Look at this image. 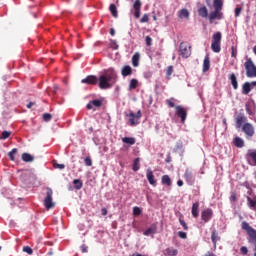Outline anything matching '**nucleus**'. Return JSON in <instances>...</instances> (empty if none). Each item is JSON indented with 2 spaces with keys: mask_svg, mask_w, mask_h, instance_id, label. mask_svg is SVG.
<instances>
[{
  "mask_svg": "<svg viewBox=\"0 0 256 256\" xmlns=\"http://www.w3.org/2000/svg\"><path fill=\"white\" fill-rule=\"evenodd\" d=\"M133 74V68H131V66L126 65L122 68L121 70V75L122 77H129V75Z\"/></svg>",
  "mask_w": 256,
  "mask_h": 256,
  "instance_id": "nucleus-19",
  "label": "nucleus"
},
{
  "mask_svg": "<svg viewBox=\"0 0 256 256\" xmlns=\"http://www.w3.org/2000/svg\"><path fill=\"white\" fill-rule=\"evenodd\" d=\"M34 159L35 158L29 153L22 154V161H24L25 163H32V161H34Z\"/></svg>",
  "mask_w": 256,
  "mask_h": 256,
  "instance_id": "nucleus-30",
  "label": "nucleus"
},
{
  "mask_svg": "<svg viewBox=\"0 0 256 256\" xmlns=\"http://www.w3.org/2000/svg\"><path fill=\"white\" fill-rule=\"evenodd\" d=\"M124 115L125 117H127L130 127H135V125H139V121L141 117H143L141 110H138L136 114L135 112L130 110L129 112H125Z\"/></svg>",
  "mask_w": 256,
  "mask_h": 256,
  "instance_id": "nucleus-3",
  "label": "nucleus"
},
{
  "mask_svg": "<svg viewBox=\"0 0 256 256\" xmlns=\"http://www.w3.org/2000/svg\"><path fill=\"white\" fill-rule=\"evenodd\" d=\"M161 182L162 185H167L168 187H171L172 185L171 178L169 177V175H163Z\"/></svg>",
  "mask_w": 256,
  "mask_h": 256,
  "instance_id": "nucleus-32",
  "label": "nucleus"
},
{
  "mask_svg": "<svg viewBox=\"0 0 256 256\" xmlns=\"http://www.w3.org/2000/svg\"><path fill=\"white\" fill-rule=\"evenodd\" d=\"M191 213L194 219H197V217H199V202L193 203Z\"/></svg>",
  "mask_w": 256,
  "mask_h": 256,
  "instance_id": "nucleus-23",
  "label": "nucleus"
},
{
  "mask_svg": "<svg viewBox=\"0 0 256 256\" xmlns=\"http://www.w3.org/2000/svg\"><path fill=\"white\" fill-rule=\"evenodd\" d=\"M140 59H141V55L139 54V52H136L132 56V65H133V67H139V60Z\"/></svg>",
  "mask_w": 256,
  "mask_h": 256,
  "instance_id": "nucleus-26",
  "label": "nucleus"
},
{
  "mask_svg": "<svg viewBox=\"0 0 256 256\" xmlns=\"http://www.w3.org/2000/svg\"><path fill=\"white\" fill-rule=\"evenodd\" d=\"M140 23H149V14H144L140 19Z\"/></svg>",
  "mask_w": 256,
  "mask_h": 256,
  "instance_id": "nucleus-46",
  "label": "nucleus"
},
{
  "mask_svg": "<svg viewBox=\"0 0 256 256\" xmlns=\"http://www.w3.org/2000/svg\"><path fill=\"white\" fill-rule=\"evenodd\" d=\"M198 15L199 17H202V19H209V10L207 9V6H202L198 9Z\"/></svg>",
  "mask_w": 256,
  "mask_h": 256,
  "instance_id": "nucleus-16",
  "label": "nucleus"
},
{
  "mask_svg": "<svg viewBox=\"0 0 256 256\" xmlns=\"http://www.w3.org/2000/svg\"><path fill=\"white\" fill-rule=\"evenodd\" d=\"M54 168L63 170L65 169V164L54 163Z\"/></svg>",
  "mask_w": 256,
  "mask_h": 256,
  "instance_id": "nucleus-54",
  "label": "nucleus"
},
{
  "mask_svg": "<svg viewBox=\"0 0 256 256\" xmlns=\"http://www.w3.org/2000/svg\"><path fill=\"white\" fill-rule=\"evenodd\" d=\"M166 104L168 105V107H171V108L176 107L175 103L173 102V98L172 99H167Z\"/></svg>",
  "mask_w": 256,
  "mask_h": 256,
  "instance_id": "nucleus-52",
  "label": "nucleus"
},
{
  "mask_svg": "<svg viewBox=\"0 0 256 256\" xmlns=\"http://www.w3.org/2000/svg\"><path fill=\"white\" fill-rule=\"evenodd\" d=\"M145 43H146L147 47H151V45H153V38H151V36H146Z\"/></svg>",
  "mask_w": 256,
  "mask_h": 256,
  "instance_id": "nucleus-43",
  "label": "nucleus"
},
{
  "mask_svg": "<svg viewBox=\"0 0 256 256\" xmlns=\"http://www.w3.org/2000/svg\"><path fill=\"white\" fill-rule=\"evenodd\" d=\"M179 19H189V10L183 8L178 12Z\"/></svg>",
  "mask_w": 256,
  "mask_h": 256,
  "instance_id": "nucleus-27",
  "label": "nucleus"
},
{
  "mask_svg": "<svg viewBox=\"0 0 256 256\" xmlns=\"http://www.w3.org/2000/svg\"><path fill=\"white\" fill-rule=\"evenodd\" d=\"M139 158H135L134 163H133V171H139L140 165H139Z\"/></svg>",
  "mask_w": 256,
  "mask_h": 256,
  "instance_id": "nucleus-40",
  "label": "nucleus"
},
{
  "mask_svg": "<svg viewBox=\"0 0 256 256\" xmlns=\"http://www.w3.org/2000/svg\"><path fill=\"white\" fill-rule=\"evenodd\" d=\"M211 241H212L214 247H217V241H221V237L219 236V233L217 232L216 229L212 230Z\"/></svg>",
  "mask_w": 256,
  "mask_h": 256,
  "instance_id": "nucleus-18",
  "label": "nucleus"
},
{
  "mask_svg": "<svg viewBox=\"0 0 256 256\" xmlns=\"http://www.w3.org/2000/svg\"><path fill=\"white\" fill-rule=\"evenodd\" d=\"M251 83L249 82H245L243 85H242V93L243 95H249V93H251Z\"/></svg>",
  "mask_w": 256,
  "mask_h": 256,
  "instance_id": "nucleus-25",
  "label": "nucleus"
},
{
  "mask_svg": "<svg viewBox=\"0 0 256 256\" xmlns=\"http://www.w3.org/2000/svg\"><path fill=\"white\" fill-rule=\"evenodd\" d=\"M179 52L181 57L189 59V57H191V46H189L187 42H182L179 46Z\"/></svg>",
  "mask_w": 256,
  "mask_h": 256,
  "instance_id": "nucleus-7",
  "label": "nucleus"
},
{
  "mask_svg": "<svg viewBox=\"0 0 256 256\" xmlns=\"http://www.w3.org/2000/svg\"><path fill=\"white\" fill-rule=\"evenodd\" d=\"M241 227H242L243 231H246L247 235L249 236V238H250L249 242L253 243V245L255 247L254 248V251H255L254 256H256V230L253 227H251V225H249V223L246 221L242 222Z\"/></svg>",
  "mask_w": 256,
  "mask_h": 256,
  "instance_id": "nucleus-2",
  "label": "nucleus"
},
{
  "mask_svg": "<svg viewBox=\"0 0 256 256\" xmlns=\"http://www.w3.org/2000/svg\"><path fill=\"white\" fill-rule=\"evenodd\" d=\"M210 67H211V60L209 59V55H206L203 61V72L207 73Z\"/></svg>",
  "mask_w": 256,
  "mask_h": 256,
  "instance_id": "nucleus-22",
  "label": "nucleus"
},
{
  "mask_svg": "<svg viewBox=\"0 0 256 256\" xmlns=\"http://www.w3.org/2000/svg\"><path fill=\"white\" fill-rule=\"evenodd\" d=\"M157 233V223H153L146 231H144L143 235L149 237V235H155Z\"/></svg>",
  "mask_w": 256,
  "mask_h": 256,
  "instance_id": "nucleus-17",
  "label": "nucleus"
},
{
  "mask_svg": "<svg viewBox=\"0 0 256 256\" xmlns=\"http://www.w3.org/2000/svg\"><path fill=\"white\" fill-rule=\"evenodd\" d=\"M177 185L178 187H183V180H178Z\"/></svg>",
  "mask_w": 256,
  "mask_h": 256,
  "instance_id": "nucleus-60",
  "label": "nucleus"
},
{
  "mask_svg": "<svg viewBox=\"0 0 256 256\" xmlns=\"http://www.w3.org/2000/svg\"><path fill=\"white\" fill-rule=\"evenodd\" d=\"M221 39H223L221 32H216L212 35L211 50L213 53H221Z\"/></svg>",
  "mask_w": 256,
  "mask_h": 256,
  "instance_id": "nucleus-4",
  "label": "nucleus"
},
{
  "mask_svg": "<svg viewBox=\"0 0 256 256\" xmlns=\"http://www.w3.org/2000/svg\"><path fill=\"white\" fill-rule=\"evenodd\" d=\"M230 201H233V202L237 201V193H235V192L231 193Z\"/></svg>",
  "mask_w": 256,
  "mask_h": 256,
  "instance_id": "nucleus-55",
  "label": "nucleus"
},
{
  "mask_svg": "<svg viewBox=\"0 0 256 256\" xmlns=\"http://www.w3.org/2000/svg\"><path fill=\"white\" fill-rule=\"evenodd\" d=\"M180 225H182L184 231H189V226H187V223L184 222V220L179 219Z\"/></svg>",
  "mask_w": 256,
  "mask_h": 256,
  "instance_id": "nucleus-48",
  "label": "nucleus"
},
{
  "mask_svg": "<svg viewBox=\"0 0 256 256\" xmlns=\"http://www.w3.org/2000/svg\"><path fill=\"white\" fill-rule=\"evenodd\" d=\"M235 121H236V129H241L243 125H245V123H248L247 117L245 116L244 113L237 114Z\"/></svg>",
  "mask_w": 256,
  "mask_h": 256,
  "instance_id": "nucleus-12",
  "label": "nucleus"
},
{
  "mask_svg": "<svg viewBox=\"0 0 256 256\" xmlns=\"http://www.w3.org/2000/svg\"><path fill=\"white\" fill-rule=\"evenodd\" d=\"M184 179L187 181V183H193V173L191 170L186 169L184 173Z\"/></svg>",
  "mask_w": 256,
  "mask_h": 256,
  "instance_id": "nucleus-28",
  "label": "nucleus"
},
{
  "mask_svg": "<svg viewBox=\"0 0 256 256\" xmlns=\"http://www.w3.org/2000/svg\"><path fill=\"white\" fill-rule=\"evenodd\" d=\"M132 256H145V255H142L140 253H134V254H132Z\"/></svg>",
  "mask_w": 256,
  "mask_h": 256,
  "instance_id": "nucleus-64",
  "label": "nucleus"
},
{
  "mask_svg": "<svg viewBox=\"0 0 256 256\" xmlns=\"http://www.w3.org/2000/svg\"><path fill=\"white\" fill-rule=\"evenodd\" d=\"M178 237H180V239H187V233L183 231H179Z\"/></svg>",
  "mask_w": 256,
  "mask_h": 256,
  "instance_id": "nucleus-53",
  "label": "nucleus"
},
{
  "mask_svg": "<svg viewBox=\"0 0 256 256\" xmlns=\"http://www.w3.org/2000/svg\"><path fill=\"white\" fill-rule=\"evenodd\" d=\"M9 137H11V131H3L0 139L5 141V139H9Z\"/></svg>",
  "mask_w": 256,
  "mask_h": 256,
  "instance_id": "nucleus-39",
  "label": "nucleus"
},
{
  "mask_svg": "<svg viewBox=\"0 0 256 256\" xmlns=\"http://www.w3.org/2000/svg\"><path fill=\"white\" fill-rule=\"evenodd\" d=\"M109 11H110L112 17L117 18L119 16V14L117 12V6H115V4H110Z\"/></svg>",
  "mask_w": 256,
  "mask_h": 256,
  "instance_id": "nucleus-33",
  "label": "nucleus"
},
{
  "mask_svg": "<svg viewBox=\"0 0 256 256\" xmlns=\"http://www.w3.org/2000/svg\"><path fill=\"white\" fill-rule=\"evenodd\" d=\"M34 103L33 102H30L28 105H27V108L28 109H31V107H33Z\"/></svg>",
  "mask_w": 256,
  "mask_h": 256,
  "instance_id": "nucleus-63",
  "label": "nucleus"
},
{
  "mask_svg": "<svg viewBox=\"0 0 256 256\" xmlns=\"http://www.w3.org/2000/svg\"><path fill=\"white\" fill-rule=\"evenodd\" d=\"M52 118L53 116L50 113L43 114V120L46 122L51 121Z\"/></svg>",
  "mask_w": 256,
  "mask_h": 256,
  "instance_id": "nucleus-47",
  "label": "nucleus"
},
{
  "mask_svg": "<svg viewBox=\"0 0 256 256\" xmlns=\"http://www.w3.org/2000/svg\"><path fill=\"white\" fill-rule=\"evenodd\" d=\"M99 82V79L97 76L94 75H89L86 78L81 80V83L86 84V85H97Z\"/></svg>",
  "mask_w": 256,
  "mask_h": 256,
  "instance_id": "nucleus-13",
  "label": "nucleus"
},
{
  "mask_svg": "<svg viewBox=\"0 0 256 256\" xmlns=\"http://www.w3.org/2000/svg\"><path fill=\"white\" fill-rule=\"evenodd\" d=\"M81 248L83 253H87V247H85V245H83Z\"/></svg>",
  "mask_w": 256,
  "mask_h": 256,
  "instance_id": "nucleus-62",
  "label": "nucleus"
},
{
  "mask_svg": "<svg viewBox=\"0 0 256 256\" xmlns=\"http://www.w3.org/2000/svg\"><path fill=\"white\" fill-rule=\"evenodd\" d=\"M141 7H142L141 0H135L133 4V9L135 11L134 17L136 19H139V17H141Z\"/></svg>",
  "mask_w": 256,
  "mask_h": 256,
  "instance_id": "nucleus-14",
  "label": "nucleus"
},
{
  "mask_svg": "<svg viewBox=\"0 0 256 256\" xmlns=\"http://www.w3.org/2000/svg\"><path fill=\"white\" fill-rule=\"evenodd\" d=\"M146 177L148 179V183H150L153 187L157 185V180H155V175H153V170H151V168L147 169Z\"/></svg>",
  "mask_w": 256,
  "mask_h": 256,
  "instance_id": "nucleus-15",
  "label": "nucleus"
},
{
  "mask_svg": "<svg viewBox=\"0 0 256 256\" xmlns=\"http://www.w3.org/2000/svg\"><path fill=\"white\" fill-rule=\"evenodd\" d=\"M122 143H126V145H135L136 140L133 137H123Z\"/></svg>",
  "mask_w": 256,
  "mask_h": 256,
  "instance_id": "nucleus-31",
  "label": "nucleus"
},
{
  "mask_svg": "<svg viewBox=\"0 0 256 256\" xmlns=\"http://www.w3.org/2000/svg\"><path fill=\"white\" fill-rule=\"evenodd\" d=\"M241 11H242L241 7L235 8V17H239L241 15Z\"/></svg>",
  "mask_w": 256,
  "mask_h": 256,
  "instance_id": "nucleus-56",
  "label": "nucleus"
},
{
  "mask_svg": "<svg viewBox=\"0 0 256 256\" xmlns=\"http://www.w3.org/2000/svg\"><path fill=\"white\" fill-rule=\"evenodd\" d=\"M242 131L245 133L246 137H253V135H255V127L249 122L243 124Z\"/></svg>",
  "mask_w": 256,
  "mask_h": 256,
  "instance_id": "nucleus-10",
  "label": "nucleus"
},
{
  "mask_svg": "<svg viewBox=\"0 0 256 256\" xmlns=\"http://www.w3.org/2000/svg\"><path fill=\"white\" fill-rule=\"evenodd\" d=\"M165 251H166L165 255L167 256H177V253H179V251L174 248H166Z\"/></svg>",
  "mask_w": 256,
  "mask_h": 256,
  "instance_id": "nucleus-34",
  "label": "nucleus"
},
{
  "mask_svg": "<svg viewBox=\"0 0 256 256\" xmlns=\"http://www.w3.org/2000/svg\"><path fill=\"white\" fill-rule=\"evenodd\" d=\"M247 205L250 209H252V211H256V196L251 199V197L247 196Z\"/></svg>",
  "mask_w": 256,
  "mask_h": 256,
  "instance_id": "nucleus-21",
  "label": "nucleus"
},
{
  "mask_svg": "<svg viewBox=\"0 0 256 256\" xmlns=\"http://www.w3.org/2000/svg\"><path fill=\"white\" fill-rule=\"evenodd\" d=\"M213 7L215 10L223 11V0H214Z\"/></svg>",
  "mask_w": 256,
  "mask_h": 256,
  "instance_id": "nucleus-29",
  "label": "nucleus"
},
{
  "mask_svg": "<svg viewBox=\"0 0 256 256\" xmlns=\"http://www.w3.org/2000/svg\"><path fill=\"white\" fill-rule=\"evenodd\" d=\"M175 111H176L177 117L181 119V122L185 123L187 119V109H185V107L181 105H178V106H175Z\"/></svg>",
  "mask_w": 256,
  "mask_h": 256,
  "instance_id": "nucleus-9",
  "label": "nucleus"
},
{
  "mask_svg": "<svg viewBox=\"0 0 256 256\" xmlns=\"http://www.w3.org/2000/svg\"><path fill=\"white\" fill-rule=\"evenodd\" d=\"M86 107H87V109H89V110L93 109V102L90 101V102L87 104Z\"/></svg>",
  "mask_w": 256,
  "mask_h": 256,
  "instance_id": "nucleus-58",
  "label": "nucleus"
},
{
  "mask_svg": "<svg viewBox=\"0 0 256 256\" xmlns=\"http://www.w3.org/2000/svg\"><path fill=\"white\" fill-rule=\"evenodd\" d=\"M142 211H141V208L135 206L133 208V215H141Z\"/></svg>",
  "mask_w": 256,
  "mask_h": 256,
  "instance_id": "nucleus-49",
  "label": "nucleus"
},
{
  "mask_svg": "<svg viewBox=\"0 0 256 256\" xmlns=\"http://www.w3.org/2000/svg\"><path fill=\"white\" fill-rule=\"evenodd\" d=\"M110 35H111L112 37H114V35H115V29H114V28H111V29H110Z\"/></svg>",
  "mask_w": 256,
  "mask_h": 256,
  "instance_id": "nucleus-61",
  "label": "nucleus"
},
{
  "mask_svg": "<svg viewBox=\"0 0 256 256\" xmlns=\"http://www.w3.org/2000/svg\"><path fill=\"white\" fill-rule=\"evenodd\" d=\"M171 75H173V66H168L167 69H166L167 79H171Z\"/></svg>",
  "mask_w": 256,
  "mask_h": 256,
  "instance_id": "nucleus-41",
  "label": "nucleus"
},
{
  "mask_svg": "<svg viewBox=\"0 0 256 256\" xmlns=\"http://www.w3.org/2000/svg\"><path fill=\"white\" fill-rule=\"evenodd\" d=\"M57 91H59V86L58 85H54L53 87V93L57 94Z\"/></svg>",
  "mask_w": 256,
  "mask_h": 256,
  "instance_id": "nucleus-59",
  "label": "nucleus"
},
{
  "mask_svg": "<svg viewBox=\"0 0 256 256\" xmlns=\"http://www.w3.org/2000/svg\"><path fill=\"white\" fill-rule=\"evenodd\" d=\"M107 213H109V212L107 211V208H102V209H101V215L105 216V215H107Z\"/></svg>",
  "mask_w": 256,
  "mask_h": 256,
  "instance_id": "nucleus-57",
  "label": "nucleus"
},
{
  "mask_svg": "<svg viewBox=\"0 0 256 256\" xmlns=\"http://www.w3.org/2000/svg\"><path fill=\"white\" fill-rule=\"evenodd\" d=\"M23 251H24V253H27L28 255H33V249L29 246H24Z\"/></svg>",
  "mask_w": 256,
  "mask_h": 256,
  "instance_id": "nucleus-45",
  "label": "nucleus"
},
{
  "mask_svg": "<svg viewBox=\"0 0 256 256\" xmlns=\"http://www.w3.org/2000/svg\"><path fill=\"white\" fill-rule=\"evenodd\" d=\"M248 157H251L253 161V165H256V150H249Z\"/></svg>",
  "mask_w": 256,
  "mask_h": 256,
  "instance_id": "nucleus-38",
  "label": "nucleus"
},
{
  "mask_svg": "<svg viewBox=\"0 0 256 256\" xmlns=\"http://www.w3.org/2000/svg\"><path fill=\"white\" fill-rule=\"evenodd\" d=\"M230 81H231V85L233 87V89L237 90L239 89V83L237 82V76H235V73H232L229 77Z\"/></svg>",
  "mask_w": 256,
  "mask_h": 256,
  "instance_id": "nucleus-24",
  "label": "nucleus"
},
{
  "mask_svg": "<svg viewBox=\"0 0 256 256\" xmlns=\"http://www.w3.org/2000/svg\"><path fill=\"white\" fill-rule=\"evenodd\" d=\"M240 252H241L242 255H247L249 253V249H247L246 246H242L240 248Z\"/></svg>",
  "mask_w": 256,
  "mask_h": 256,
  "instance_id": "nucleus-51",
  "label": "nucleus"
},
{
  "mask_svg": "<svg viewBox=\"0 0 256 256\" xmlns=\"http://www.w3.org/2000/svg\"><path fill=\"white\" fill-rule=\"evenodd\" d=\"M73 185L75 187V189L79 190L83 188V181H81L80 179H74L73 180Z\"/></svg>",
  "mask_w": 256,
  "mask_h": 256,
  "instance_id": "nucleus-36",
  "label": "nucleus"
},
{
  "mask_svg": "<svg viewBox=\"0 0 256 256\" xmlns=\"http://www.w3.org/2000/svg\"><path fill=\"white\" fill-rule=\"evenodd\" d=\"M201 219L204 223H209L213 219V209L206 208L201 212Z\"/></svg>",
  "mask_w": 256,
  "mask_h": 256,
  "instance_id": "nucleus-11",
  "label": "nucleus"
},
{
  "mask_svg": "<svg viewBox=\"0 0 256 256\" xmlns=\"http://www.w3.org/2000/svg\"><path fill=\"white\" fill-rule=\"evenodd\" d=\"M84 163L86 167H91L93 165V160H91V157L88 156L84 159Z\"/></svg>",
  "mask_w": 256,
  "mask_h": 256,
  "instance_id": "nucleus-44",
  "label": "nucleus"
},
{
  "mask_svg": "<svg viewBox=\"0 0 256 256\" xmlns=\"http://www.w3.org/2000/svg\"><path fill=\"white\" fill-rule=\"evenodd\" d=\"M233 143H234L235 147H238V149L245 147V141L241 137H238V136L235 137L233 140Z\"/></svg>",
  "mask_w": 256,
  "mask_h": 256,
  "instance_id": "nucleus-20",
  "label": "nucleus"
},
{
  "mask_svg": "<svg viewBox=\"0 0 256 256\" xmlns=\"http://www.w3.org/2000/svg\"><path fill=\"white\" fill-rule=\"evenodd\" d=\"M18 150L17 148H13L9 153H8V157L10 159V161H15V155H17Z\"/></svg>",
  "mask_w": 256,
  "mask_h": 256,
  "instance_id": "nucleus-37",
  "label": "nucleus"
},
{
  "mask_svg": "<svg viewBox=\"0 0 256 256\" xmlns=\"http://www.w3.org/2000/svg\"><path fill=\"white\" fill-rule=\"evenodd\" d=\"M137 85H139L138 79H131L129 84V90L132 91V89H137Z\"/></svg>",
  "mask_w": 256,
  "mask_h": 256,
  "instance_id": "nucleus-35",
  "label": "nucleus"
},
{
  "mask_svg": "<svg viewBox=\"0 0 256 256\" xmlns=\"http://www.w3.org/2000/svg\"><path fill=\"white\" fill-rule=\"evenodd\" d=\"M223 10H215L209 13L208 20L210 25H213L215 21H221L223 19Z\"/></svg>",
  "mask_w": 256,
  "mask_h": 256,
  "instance_id": "nucleus-8",
  "label": "nucleus"
},
{
  "mask_svg": "<svg viewBox=\"0 0 256 256\" xmlns=\"http://www.w3.org/2000/svg\"><path fill=\"white\" fill-rule=\"evenodd\" d=\"M244 69L246 71V77L253 79L256 77V65L251 58H248L244 63Z\"/></svg>",
  "mask_w": 256,
  "mask_h": 256,
  "instance_id": "nucleus-5",
  "label": "nucleus"
},
{
  "mask_svg": "<svg viewBox=\"0 0 256 256\" xmlns=\"http://www.w3.org/2000/svg\"><path fill=\"white\" fill-rule=\"evenodd\" d=\"M231 57H237V47L235 46L231 47Z\"/></svg>",
  "mask_w": 256,
  "mask_h": 256,
  "instance_id": "nucleus-50",
  "label": "nucleus"
},
{
  "mask_svg": "<svg viewBox=\"0 0 256 256\" xmlns=\"http://www.w3.org/2000/svg\"><path fill=\"white\" fill-rule=\"evenodd\" d=\"M92 104H93L94 107H102L103 106V101L99 100V99H95V100H92Z\"/></svg>",
  "mask_w": 256,
  "mask_h": 256,
  "instance_id": "nucleus-42",
  "label": "nucleus"
},
{
  "mask_svg": "<svg viewBox=\"0 0 256 256\" xmlns=\"http://www.w3.org/2000/svg\"><path fill=\"white\" fill-rule=\"evenodd\" d=\"M44 207L47 209V211L55 207V204L53 203V190L51 188H46V197L44 198Z\"/></svg>",
  "mask_w": 256,
  "mask_h": 256,
  "instance_id": "nucleus-6",
  "label": "nucleus"
},
{
  "mask_svg": "<svg viewBox=\"0 0 256 256\" xmlns=\"http://www.w3.org/2000/svg\"><path fill=\"white\" fill-rule=\"evenodd\" d=\"M98 81V87L100 89H111V87L117 83V72H115L113 68L106 69L103 74L100 75Z\"/></svg>",
  "mask_w": 256,
  "mask_h": 256,
  "instance_id": "nucleus-1",
  "label": "nucleus"
}]
</instances>
